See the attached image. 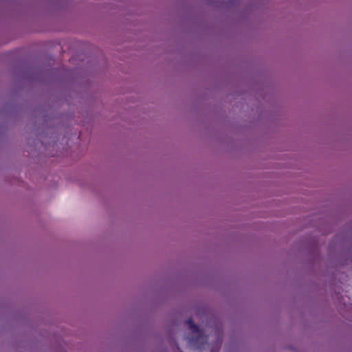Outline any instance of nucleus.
<instances>
[{"mask_svg":"<svg viewBox=\"0 0 352 352\" xmlns=\"http://www.w3.org/2000/svg\"><path fill=\"white\" fill-rule=\"evenodd\" d=\"M186 323L193 334L191 337L188 338L189 342L193 346L201 349L206 342L207 338L204 336L203 333L199 331V327L194 323L192 318H190Z\"/></svg>","mask_w":352,"mask_h":352,"instance_id":"nucleus-1","label":"nucleus"}]
</instances>
